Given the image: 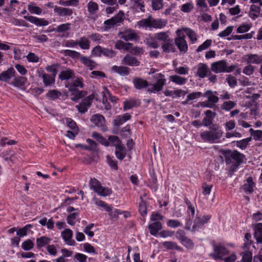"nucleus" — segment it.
<instances>
[{
	"mask_svg": "<svg viewBox=\"0 0 262 262\" xmlns=\"http://www.w3.org/2000/svg\"><path fill=\"white\" fill-rule=\"evenodd\" d=\"M154 78L156 82L153 84H148V82L142 78H135L133 80V83L135 89L141 90L146 87L148 92L156 94L162 90L165 85L166 79L165 76L162 73H158L154 75Z\"/></svg>",
	"mask_w": 262,
	"mask_h": 262,
	"instance_id": "obj_1",
	"label": "nucleus"
},
{
	"mask_svg": "<svg viewBox=\"0 0 262 262\" xmlns=\"http://www.w3.org/2000/svg\"><path fill=\"white\" fill-rule=\"evenodd\" d=\"M223 135V130L217 125H213L209 130H204L200 133L202 140L209 143H219Z\"/></svg>",
	"mask_w": 262,
	"mask_h": 262,
	"instance_id": "obj_2",
	"label": "nucleus"
},
{
	"mask_svg": "<svg viewBox=\"0 0 262 262\" xmlns=\"http://www.w3.org/2000/svg\"><path fill=\"white\" fill-rule=\"evenodd\" d=\"M226 164L231 165L233 169L237 167L246 160L245 156L237 150H224L222 152Z\"/></svg>",
	"mask_w": 262,
	"mask_h": 262,
	"instance_id": "obj_3",
	"label": "nucleus"
},
{
	"mask_svg": "<svg viewBox=\"0 0 262 262\" xmlns=\"http://www.w3.org/2000/svg\"><path fill=\"white\" fill-rule=\"evenodd\" d=\"M236 66L231 65L228 66L224 60L213 62L211 64V70L215 73H230L233 71Z\"/></svg>",
	"mask_w": 262,
	"mask_h": 262,
	"instance_id": "obj_4",
	"label": "nucleus"
},
{
	"mask_svg": "<svg viewBox=\"0 0 262 262\" xmlns=\"http://www.w3.org/2000/svg\"><path fill=\"white\" fill-rule=\"evenodd\" d=\"M90 186L92 189H93L95 192L100 196H106L112 192L111 189L102 187L100 182L95 178L91 179Z\"/></svg>",
	"mask_w": 262,
	"mask_h": 262,
	"instance_id": "obj_5",
	"label": "nucleus"
},
{
	"mask_svg": "<svg viewBox=\"0 0 262 262\" xmlns=\"http://www.w3.org/2000/svg\"><path fill=\"white\" fill-rule=\"evenodd\" d=\"M176 33L178 37L174 39V43L180 52L185 53L188 50V45L185 39V35L181 30H178Z\"/></svg>",
	"mask_w": 262,
	"mask_h": 262,
	"instance_id": "obj_6",
	"label": "nucleus"
},
{
	"mask_svg": "<svg viewBox=\"0 0 262 262\" xmlns=\"http://www.w3.org/2000/svg\"><path fill=\"white\" fill-rule=\"evenodd\" d=\"M118 36L126 41L137 40L140 38L138 32L130 28H126L119 32Z\"/></svg>",
	"mask_w": 262,
	"mask_h": 262,
	"instance_id": "obj_7",
	"label": "nucleus"
},
{
	"mask_svg": "<svg viewBox=\"0 0 262 262\" xmlns=\"http://www.w3.org/2000/svg\"><path fill=\"white\" fill-rule=\"evenodd\" d=\"M95 98L94 94H91L83 99L81 102L76 106L78 111L81 114L85 113L90 107L92 102Z\"/></svg>",
	"mask_w": 262,
	"mask_h": 262,
	"instance_id": "obj_8",
	"label": "nucleus"
},
{
	"mask_svg": "<svg viewBox=\"0 0 262 262\" xmlns=\"http://www.w3.org/2000/svg\"><path fill=\"white\" fill-rule=\"evenodd\" d=\"M66 87L71 92L79 91L77 88H82L83 87V79L81 77H73L71 81H68L66 84Z\"/></svg>",
	"mask_w": 262,
	"mask_h": 262,
	"instance_id": "obj_9",
	"label": "nucleus"
},
{
	"mask_svg": "<svg viewBox=\"0 0 262 262\" xmlns=\"http://www.w3.org/2000/svg\"><path fill=\"white\" fill-rule=\"evenodd\" d=\"M37 73L38 77L42 79L45 86H50L55 83V77L54 75L47 74L41 69L37 70Z\"/></svg>",
	"mask_w": 262,
	"mask_h": 262,
	"instance_id": "obj_10",
	"label": "nucleus"
},
{
	"mask_svg": "<svg viewBox=\"0 0 262 262\" xmlns=\"http://www.w3.org/2000/svg\"><path fill=\"white\" fill-rule=\"evenodd\" d=\"M213 250L214 253L211 254V255L214 259H222L224 256L229 253L228 249L220 244L214 245Z\"/></svg>",
	"mask_w": 262,
	"mask_h": 262,
	"instance_id": "obj_11",
	"label": "nucleus"
},
{
	"mask_svg": "<svg viewBox=\"0 0 262 262\" xmlns=\"http://www.w3.org/2000/svg\"><path fill=\"white\" fill-rule=\"evenodd\" d=\"M91 122L95 126L101 127L103 130H105V122L104 117L99 114L93 115L90 119Z\"/></svg>",
	"mask_w": 262,
	"mask_h": 262,
	"instance_id": "obj_12",
	"label": "nucleus"
},
{
	"mask_svg": "<svg viewBox=\"0 0 262 262\" xmlns=\"http://www.w3.org/2000/svg\"><path fill=\"white\" fill-rule=\"evenodd\" d=\"M73 231L69 228L64 229L61 232V235L65 243L70 246H74L76 244L75 241L72 238Z\"/></svg>",
	"mask_w": 262,
	"mask_h": 262,
	"instance_id": "obj_13",
	"label": "nucleus"
},
{
	"mask_svg": "<svg viewBox=\"0 0 262 262\" xmlns=\"http://www.w3.org/2000/svg\"><path fill=\"white\" fill-rule=\"evenodd\" d=\"M248 16L253 20L260 16H262L260 7L254 4L251 5L249 8Z\"/></svg>",
	"mask_w": 262,
	"mask_h": 262,
	"instance_id": "obj_14",
	"label": "nucleus"
},
{
	"mask_svg": "<svg viewBox=\"0 0 262 262\" xmlns=\"http://www.w3.org/2000/svg\"><path fill=\"white\" fill-rule=\"evenodd\" d=\"M140 105V101L136 98H130L123 102V108L124 111L136 107Z\"/></svg>",
	"mask_w": 262,
	"mask_h": 262,
	"instance_id": "obj_15",
	"label": "nucleus"
},
{
	"mask_svg": "<svg viewBox=\"0 0 262 262\" xmlns=\"http://www.w3.org/2000/svg\"><path fill=\"white\" fill-rule=\"evenodd\" d=\"M255 185L251 177H248L245 181H244V184L242 186V188L247 194L251 193L255 187Z\"/></svg>",
	"mask_w": 262,
	"mask_h": 262,
	"instance_id": "obj_16",
	"label": "nucleus"
},
{
	"mask_svg": "<svg viewBox=\"0 0 262 262\" xmlns=\"http://www.w3.org/2000/svg\"><path fill=\"white\" fill-rule=\"evenodd\" d=\"M122 64L131 67H137L140 62L135 57L129 54H126L122 60Z\"/></svg>",
	"mask_w": 262,
	"mask_h": 262,
	"instance_id": "obj_17",
	"label": "nucleus"
},
{
	"mask_svg": "<svg viewBox=\"0 0 262 262\" xmlns=\"http://www.w3.org/2000/svg\"><path fill=\"white\" fill-rule=\"evenodd\" d=\"M244 59L249 64H260L262 61V55L257 54H247L244 57Z\"/></svg>",
	"mask_w": 262,
	"mask_h": 262,
	"instance_id": "obj_18",
	"label": "nucleus"
},
{
	"mask_svg": "<svg viewBox=\"0 0 262 262\" xmlns=\"http://www.w3.org/2000/svg\"><path fill=\"white\" fill-rule=\"evenodd\" d=\"M204 114L206 116L202 120V125L207 127L212 124L213 119L216 116V113L212 112L211 110H207Z\"/></svg>",
	"mask_w": 262,
	"mask_h": 262,
	"instance_id": "obj_19",
	"label": "nucleus"
},
{
	"mask_svg": "<svg viewBox=\"0 0 262 262\" xmlns=\"http://www.w3.org/2000/svg\"><path fill=\"white\" fill-rule=\"evenodd\" d=\"M210 71V69L205 63H200L197 66L196 75L201 78L207 76Z\"/></svg>",
	"mask_w": 262,
	"mask_h": 262,
	"instance_id": "obj_20",
	"label": "nucleus"
},
{
	"mask_svg": "<svg viewBox=\"0 0 262 262\" xmlns=\"http://www.w3.org/2000/svg\"><path fill=\"white\" fill-rule=\"evenodd\" d=\"M24 18L37 26H46L49 25L48 21L44 18H39L33 16H25Z\"/></svg>",
	"mask_w": 262,
	"mask_h": 262,
	"instance_id": "obj_21",
	"label": "nucleus"
},
{
	"mask_svg": "<svg viewBox=\"0 0 262 262\" xmlns=\"http://www.w3.org/2000/svg\"><path fill=\"white\" fill-rule=\"evenodd\" d=\"M101 95L102 96V102L105 104L107 101L108 99L113 103H117L118 98L111 95L110 91L106 88H104V90L101 92Z\"/></svg>",
	"mask_w": 262,
	"mask_h": 262,
	"instance_id": "obj_22",
	"label": "nucleus"
},
{
	"mask_svg": "<svg viewBox=\"0 0 262 262\" xmlns=\"http://www.w3.org/2000/svg\"><path fill=\"white\" fill-rule=\"evenodd\" d=\"M211 217V215H204L202 218L198 217L194 221V224L192 226V229L193 230H195L198 227L203 226L205 224L208 223Z\"/></svg>",
	"mask_w": 262,
	"mask_h": 262,
	"instance_id": "obj_23",
	"label": "nucleus"
},
{
	"mask_svg": "<svg viewBox=\"0 0 262 262\" xmlns=\"http://www.w3.org/2000/svg\"><path fill=\"white\" fill-rule=\"evenodd\" d=\"M187 93V91H185L181 89L175 91H171L166 89L163 92V94L165 95V96L172 97V98L184 96Z\"/></svg>",
	"mask_w": 262,
	"mask_h": 262,
	"instance_id": "obj_24",
	"label": "nucleus"
},
{
	"mask_svg": "<svg viewBox=\"0 0 262 262\" xmlns=\"http://www.w3.org/2000/svg\"><path fill=\"white\" fill-rule=\"evenodd\" d=\"M54 12L60 16H69L73 13V11L69 8L56 6L54 9Z\"/></svg>",
	"mask_w": 262,
	"mask_h": 262,
	"instance_id": "obj_25",
	"label": "nucleus"
},
{
	"mask_svg": "<svg viewBox=\"0 0 262 262\" xmlns=\"http://www.w3.org/2000/svg\"><path fill=\"white\" fill-rule=\"evenodd\" d=\"M161 48L163 52L170 53L174 52L176 51L175 46L172 38H170L168 41L164 43L161 44Z\"/></svg>",
	"mask_w": 262,
	"mask_h": 262,
	"instance_id": "obj_26",
	"label": "nucleus"
},
{
	"mask_svg": "<svg viewBox=\"0 0 262 262\" xmlns=\"http://www.w3.org/2000/svg\"><path fill=\"white\" fill-rule=\"evenodd\" d=\"M15 73L14 69L13 68H10L0 74V80L5 82L8 81L14 76Z\"/></svg>",
	"mask_w": 262,
	"mask_h": 262,
	"instance_id": "obj_27",
	"label": "nucleus"
},
{
	"mask_svg": "<svg viewBox=\"0 0 262 262\" xmlns=\"http://www.w3.org/2000/svg\"><path fill=\"white\" fill-rule=\"evenodd\" d=\"M111 70L122 76H127L130 73V69L124 66H114L112 67Z\"/></svg>",
	"mask_w": 262,
	"mask_h": 262,
	"instance_id": "obj_28",
	"label": "nucleus"
},
{
	"mask_svg": "<svg viewBox=\"0 0 262 262\" xmlns=\"http://www.w3.org/2000/svg\"><path fill=\"white\" fill-rule=\"evenodd\" d=\"M213 93H214L211 91H207L204 93V96L207 98V102L211 105V107H212L219 100V97Z\"/></svg>",
	"mask_w": 262,
	"mask_h": 262,
	"instance_id": "obj_29",
	"label": "nucleus"
},
{
	"mask_svg": "<svg viewBox=\"0 0 262 262\" xmlns=\"http://www.w3.org/2000/svg\"><path fill=\"white\" fill-rule=\"evenodd\" d=\"M150 234L157 236L159 231L162 228V224L160 222H155L149 224L148 226Z\"/></svg>",
	"mask_w": 262,
	"mask_h": 262,
	"instance_id": "obj_30",
	"label": "nucleus"
},
{
	"mask_svg": "<svg viewBox=\"0 0 262 262\" xmlns=\"http://www.w3.org/2000/svg\"><path fill=\"white\" fill-rule=\"evenodd\" d=\"M131 116L128 113H125L122 115L117 116L114 120V124L115 126H120L124 122L129 120Z\"/></svg>",
	"mask_w": 262,
	"mask_h": 262,
	"instance_id": "obj_31",
	"label": "nucleus"
},
{
	"mask_svg": "<svg viewBox=\"0 0 262 262\" xmlns=\"http://www.w3.org/2000/svg\"><path fill=\"white\" fill-rule=\"evenodd\" d=\"M133 46L132 43L125 42L121 40H118L115 43V48L118 50H123L128 51L132 48Z\"/></svg>",
	"mask_w": 262,
	"mask_h": 262,
	"instance_id": "obj_32",
	"label": "nucleus"
},
{
	"mask_svg": "<svg viewBox=\"0 0 262 262\" xmlns=\"http://www.w3.org/2000/svg\"><path fill=\"white\" fill-rule=\"evenodd\" d=\"M166 21L162 19H154L150 17V28L161 29L166 25Z\"/></svg>",
	"mask_w": 262,
	"mask_h": 262,
	"instance_id": "obj_33",
	"label": "nucleus"
},
{
	"mask_svg": "<svg viewBox=\"0 0 262 262\" xmlns=\"http://www.w3.org/2000/svg\"><path fill=\"white\" fill-rule=\"evenodd\" d=\"M115 150L116 157L119 160H123L126 156V149L125 146L121 143L117 144Z\"/></svg>",
	"mask_w": 262,
	"mask_h": 262,
	"instance_id": "obj_34",
	"label": "nucleus"
},
{
	"mask_svg": "<svg viewBox=\"0 0 262 262\" xmlns=\"http://www.w3.org/2000/svg\"><path fill=\"white\" fill-rule=\"evenodd\" d=\"M50 237L46 236H42L36 238V247L37 249H40L49 244L51 241Z\"/></svg>",
	"mask_w": 262,
	"mask_h": 262,
	"instance_id": "obj_35",
	"label": "nucleus"
},
{
	"mask_svg": "<svg viewBox=\"0 0 262 262\" xmlns=\"http://www.w3.org/2000/svg\"><path fill=\"white\" fill-rule=\"evenodd\" d=\"M202 95V93L200 92H192L187 96V98L185 100L182 101L181 102L182 105H186L187 104H191V102L190 103V101H192L193 100L196 99L200 97H201Z\"/></svg>",
	"mask_w": 262,
	"mask_h": 262,
	"instance_id": "obj_36",
	"label": "nucleus"
},
{
	"mask_svg": "<svg viewBox=\"0 0 262 262\" xmlns=\"http://www.w3.org/2000/svg\"><path fill=\"white\" fill-rule=\"evenodd\" d=\"M75 75L74 72L71 69H67L60 72L59 78L61 80L72 79Z\"/></svg>",
	"mask_w": 262,
	"mask_h": 262,
	"instance_id": "obj_37",
	"label": "nucleus"
},
{
	"mask_svg": "<svg viewBox=\"0 0 262 262\" xmlns=\"http://www.w3.org/2000/svg\"><path fill=\"white\" fill-rule=\"evenodd\" d=\"M254 236L257 243L262 244V223L256 225Z\"/></svg>",
	"mask_w": 262,
	"mask_h": 262,
	"instance_id": "obj_38",
	"label": "nucleus"
},
{
	"mask_svg": "<svg viewBox=\"0 0 262 262\" xmlns=\"http://www.w3.org/2000/svg\"><path fill=\"white\" fill-rule=\"evenodd\" d=\"M169 78L170 81L180 85L185 84L187 81V79L186 78L177 75H171Z\"/></svg>",
	"mask_w": 262,
	"mask_h": 262,
	"instance_id": "obj_39",
	"label": "nucleus"
},
{
	"mask_svg": "<svg viewBox=\"0 0 262 262\" xmlns=\"http://www.w3.org/2000/svg\"><path fill=\"white\" fill-rule=\"evenodd\" d=\"M88 11L91 15L96 14L99 10L98 4L93 1H90L87 5Z\"/></svg>",
	"mask_w": 262,
	"mask_h": 262,
	"instance_id": "obj_40",
	"label": "nucleus"
},
{
	"mask_svg": "<svg viewBox=\"0 0 262 262\" xmlns=\"http://www.w3.org/2000/svg\"><path fill=\"white\" fill-rule=\"evenodd\" d=\"M78 45L82 50H89L90 48V41L88 38L83 36L77 40Z\"/></svg>",
	"mask_w": 262,
	"mask_h": 262,
	"instance_id": "obj_41",
	"label": "nucleus"
},
{
	"mask_svg": "<svg viewBox=\"0 0 262 262\" xmlns=\"http://www.w3.org/2000/svg\"><path fill=\"white\" fill-rule=\"evenodd\" d=\"M80 60L91 70H93L96 66L95 61L86 56H81Z\"/></svg>",
	"mask_w": 262,
	"mask_h": 262,
	"instance_id": "obj_42",
	"label": "nucleus"
},
{
	"mask_svg": "<svg viewBox=\"0 0 262 262\" xmlns=\"http://www.w3.org/2000/svg\"><path fill=\"white\" fill-rule=\"evenodd\" d=\"M27 81V79L25 77L19 76L16 77L12 81V84L16 87L20 88L24 86Z\"/></svg>",
	"mask_w": 262,
	"mask_h": 262,
	"instance_id": "obj_43",
	"label": "nucleus"
},
{
	"mask_svg": "<svg viewBox=\"0 0 262 262\" xmlns=\"http://www.w3.org/2000/svg\"><path fill=\"white\" fill-rule=\"evenodd\" d=\"M155 38L158 40L161 41L162 43L168 41L171 38L169 37L168 32H161L155 34Z\"/></svg>",
	"mask_w": 262,
	"mask_h": 262,
	"instance_id": "obj_44",
	"label": "nucleus"
},
{
	"mask_svg": "<svg viewBox=\"0 0 262 262\" xmlns=\"http://www.w3.org/2000/svg\"><path fill=\"white\" fill-rule=\"evenodd\" d=\"M124 13L123 11L120 10L115 16L112 17L111 18L112 20L114 21V23L117 25L122 23L124 19Z\"/></svg>",
	"mask_w": 262,
	"mask_h": 262,
	"instance_id": "obj_45",
	"label": "nucleus"
},
{
	"mask_svg": "<svg viewBox=\"0 0 262 262\" xmlns=\"http://www.w3.org/2000/svg\"><path fill=\"white\" fill-rule=\"evenodd\" d=\"M249 132L254 140L262 141V130H254L250 128Z\"/></svg>",
	"mask_w": 262,
	"mask_h": 262,
	"instance_id": "obj_46",
	"label": "nucleus"
},
{
	"mask_svg": "<svg viewBox=\"0 0 262 262\" xmlns=\"http://www.w3.org/2000/svg\"><path fill=\"white\" fill-rule=\"evenodd\" d=\"M251 137L247 138L236 142V146L241 149H245L251 141Z\"/></svg>",
	"mask_w": 262,
	"mask_h": 262,
	"instance_id": "obj_47",
	"label": "nucleus"
},
{
	"mask_svg": "<svg viewBox=\"0 0 262 262\" xmlns=\"http://www.w3.org/2000/svg\"><path fill=\"white\" fill-rule=\"evenodd\" d=\"M71 24L67 23L66 24H62L58 26L56 28H54L53 30L58 33H64L69 31L71 28Z\"/></svg>",
	"mask_w": 262,
	"mask_h": 262,
	"instance_id": "obj_48",
	"label": "nucleus"
},
{
	"mask_svg": "<svg viewBox=\"0 0 262 262\" xmlns=\"http://www.w3.org/2000/svg\"><path fill=\"white\" fill-rule=\"evenodd\" d=\"M180 242L183 246L188 249L191 250L194 248V243L187 236Z\"/></svg>",
	"mask_w": 262,
	"mask_h": 262,
	"instance_id": "obj_49",
	"label": "nucleus"
},
{
	"mask_svg": "<svg viewBox=\"0 0 262 262\" xmlns=\"http://www.w3.org/2000/svg\"><path fill=\"white\" fill-rule=\"evenodd\" d=\"M236 105L235 102L233 101H225L221 105V108L226 111H229L233 108Z\"/></svg>",
	"mask_w": 262,
	"mask_h": 262,
	"instance_id": "obj_50",
	"label": "nucleus"
},
{
	"mask_svg": "<svg viewBox=\"0 0 262 262\" xmlns=\"http://www.w3.org/2000/svg\"><path fill=\"white\" fill-rule=\"evenodd\" d=\"M61 95V93L57 90H50L46 94L47 97L51 100H55Z\"/></svg>",
	"mask_w": 262,
	"mask_h": 262,
	"instance_id": "obj_51",
	"label": "nucleus"
},
{
	"mask_svg": "<svg viewBox=\"0 0 262 262\" xmlns=\"http://www.w3.org/2000/svg\"><path fill=\"white\" fill-rule=\"evenodd\" d=\"M137 25L139 28H143L145 29L148 28H150V17L138 21L137 22Z\"/></svg>",
	"mask_w": 262,
	"mask_h": 262,
	"instance_id": "obj_52",
	"label": "nucleus"
},
{
	"mask_svg": "<svg viewBox=\"0 0 262 262\" xmlns=\"http://www.w3.org/2000/svg\"><path fill=\"white\" fill-rule=\"evenodd\" d=\"M139 212L143 217H145L147 214V204L146 202L144 201L143 200H141V202L139 205Z\"/></svg>",
	"mask_w": 262,
	"mask_h": 262,
	"instance_id": "obj_53",
	"label": "nucleus"
},
{
	"mask_svg": "<svg viewBox=\"0 0 262 262\" xmlns=\"http://www.w3.org/2000/svg\"><path fill=\"white\" fill-rule=\"evenodd\" d=\"M28 10L31 13L37 15H39L42 13V9L39 7L35 6L33 3L28 6Z\"/></svg>",
	"mask_w": 262,
	"mask_h": 262,
	"instance_id": "obj_54",
	"label": "nucleus"
},
{
	"mask_svg": "<svg viewBox=\"0 0 262 262\" xmlns=\"http://www.w3.org/2000/svg\"><path fill=\"white\" fill-rule=\"evenodd\" d=\"M251 25L247 23L241 24L236 30L237 33L242 34L248 32L251 28Z\"/></svg>",
	"mask_w": 262,
	"mask_h": 262,
	"instance_id": "obj_55",
	"label": "nucleus"
},
{
	"mask_svg": "<svg viewBox=\"0 0 262 262\" xmlns=\"http://www.w3.org/2000/svg\"><path fill=\"white\" fill-rule=\"evenodd\" d=\"M79 1L78 0H68V1H63L60 0L59 1V4L60 5L63 6H74L77 7L79 5Z\"/></svg>",
	"mask_w": 262,
	"mask_h": 262,
	"instance_id": "obj_56",
	"label": "nucleus"
},
{
	"mask_svg": "<svg viewBox=\"0 0 262 262\" xmlns=\"http://www.w3.org/2000/svg\"><path fill=\"white\" fill-rule=\"evenodd\" d=\"M93 201L96 205L103 208L105 211L110 210L109 206L105 202L102 201L96 198H94L93 199Z\"/></svg>",
	"mask_w": 262,
	"mask_h": 262,
	"instance_id": "obj_57",
	"label": "nucleus"
},
{
	"mask_svg": "<svg viewBox=\"0 0 262 262\" xmlns=\"http://www.w3.org/2000/svg\"><path fill=\"white\" fill-rule=\"evenodd\" d=\"M110 211H106L108 212L111 219H117L119 214H122V211L117 209H113V207L109 206Z\"/></svg>",
	"mask_w": 262,
	"mask_h": 262,
	"instance_id": "obj_58",
	"label": "nucleus"
},
{
	"mask_svg": "<svg viewBox=\"0 0 262 262\" xmlns=\"http://www.w3.org/2000/svg\"><path fill=\"white\" fill-rule=\"evenodd\" d=\"M185 33L189 37L190 40L192 43H194L195 41L197 40L196 34L194 31L190 29H185L184 30Z\"/></svg>",
	"mask_w": 262,
	"mask_h": 262,
	"instance_id": "obj_59",
	"label": "nucleus"
},
{
	"mask_svg": "<svg viewBox=\"0 0 262 262\" xmlns=\"http://www.w3.org/2000/svg\"><path fill=\"white\" fill-rule=\"evenodd\" d=\"M193 9V5L192 2H188L181 6V10L185 13L190 12Z\"/></svg>",
	"mask_w": 262,
	"mask_h": 262,
	"instance_id": "obj_60",
	"label": "nucleus"
},
{
	"mask_svg": "<svg viewBox=\"0 0 262 262\" xmlns=\"http://www.w3.org/2000/svg\"><path fill=\"white\" fill-rule=\"evenodd\" d=\"M212 43L211 39H207L205 41H204L202 45L199 46V47L196 50L197 52H201L203 50H205L208 48Z\"/></svg>",
	"mask_w": 262,
	"mask_h": 262,
	"instance_id": "obj_61",
	"label": "nucleus"
},
{
	"mask_svg": "<svg viewBox=\"0 0 262 262\" xmlns=\"http://www.w3.org/2000/svg\"><path fill=\"white\" fill-rule=\"evenodd\" d=\"M108 142H109L110 146H115L116 147L117 144H121L119 138L116 136H110L108 138Z\"/></svg>",
	"mask_w": 262,
	"mask_h": 262,
	"instance_id": "obj_62",
	"label": "nucleus"
},
{
	"mask_svg": "<svg viewBox=\"0 0 262 262\" xmlns=\"http://www.w3.org/2000/svg\"><path fill=\"white\" fill-rule=\"evenodd\" d=\"M34 243L29 239L24 242L21 244V248L26 251H29L33 248Z\"/></svg>",
	"mask_w": 262,
	"mask_h": 262,
	"instance_id": "obj_63",
	"label": "nucleus"
},
{
	"mask_svg": "<svg viewBox=\"0 0 262 262\" xmlns=\"http://www.w3.org/2000/svg\"><path fill=\"white\" fill-rule=\"evenodd\" d=\"M252 259V253L251 252L247 251L243 253V257L241 261L242 262H251Z\"/></svg>",
	"mask_w": 262,
	"mask_h": 262,
	"instance_id": "obj_64",
	"label": "nucleus"
}]
</instances>
